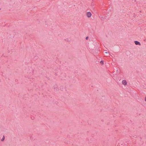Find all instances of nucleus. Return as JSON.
<instances>
[{
  "label": "nucleus",
  "mask_w": 146,
  "mask_h": 146,
  "mask_svg": "<svg viewBox=\"0 0 146 146\" xmlns=\"http://www.w3.org/2000/svg\"><path fill=\"white\" fill-rule=\"evenodd\" d=\"M134 42L136 45H141L140 43L138 41H135Z\"/></svg>",
  "instance_id": "3"
},
{
  "label": "nucleus",
  "mask_w": 146,
  "mask_h": 146,
  "mask_svg": "<svg viewBox=\"0 0 146 146\" xmlns=\"http://www.w3.org/2000/svg\"><path fill=\"white\" fill-rule=\"evenodd\" d=\"M122 84L124 85H126L127 84V82L126 80H122Z\"/></svg>",
  "instance_id": "1"
},
{
  "label": "nucleus",
  "mask_w": 146,
  "mask_h": 146,
  "mask_svg": "<svg viewBox=\"0 0 146 146\" xmlns=\"http://www.w3.org/2000/svg\"><path fill=\"white\" fill-rule=\"evenodd\" d=\"M105 53H107V52H106Z\"/></svg>",
  "instance_id": "10"
},
{
  "label": "nucleus",
  "mask_w": 146,
  "mask_h": 146,
  "mask_svg": "<svg viewBox=\"0 0 146 146\" xmlns=\"http://www.w3.org/2000/svg\"><path fill=\"white\" fill-rule=\"evenodd\" d=\"M100 63L103 64H104V62L102 60L100 62Z\"/></svg>",
  "instance_id": "7"
},
{
  "label": "nucleus",
  "mask_w": 146,
  "mask_h": 146,
  "mask_svg": "<svg viewBox=\"0 0 146 146\" xmlns=\"http://www.w3.org/2000/svg\"><path fill=\"white\" fill-rule=\"evenodd\" d=\"M5 136H4L3 135V137L1 139V141H3L5 139Z\"/></svg>",
  "instance_id": "6"
},
{
  "label": "nucleus",
  "mask_w": 146,
  "mask_h": 146,
  "mask_svg": "<svg viewBox=\"0 0 146 146\" xmlns=\"http://www.w3.org/2000/svg\"><path fill=\"white\" fill-rule=\"evenodd\" d=\"M54 89L56 91H58L59 90V89L58 88L56 87H56L54 86Z\"/></svg>",
  "instance_id": "4"
},
{
  "label": "nucleus",
  "mask_w": 146,
  "mask_h": 146,
  "mask_svg": "<svg viewBox=\"0 0 146 146\" xmlns=\"http://www.w3.org/2000/svg\"><path fill=\"white\" fill-rule=\"evenodd\" d=\"M117 146H122V145L121 144H118Z\"/></svg>",
  "instance_id": "8"
},
{
  "label": "nucleus",
  "mask_w": 146,
  "mask_h": 146,
  "mask_svg": "<svg viewBox=\"0 0 146 146\" xmlns=\"http://www.w3.org/2000/svg\"><path fill=\"white\" fill-rule=\"evenodd\" d=\"M92 15L91 13V12H89L87 13V16L88 17H91Z\"/></svg>",
  "instance_id": "2"
},
{
  "label": "nucleus",
  "mask_w": 146,
  "mask_h": 146,
  "mask_svg": "<svg viewBox=\"0 0 146 146\" xmlns=\"http://www.w3.org/2000/svg\"><path fill=\"white\" fill-rule=\"evenodd\" d=\"M133 137H131L132 138H133V137L137 138V135H134L133 136H132Z\"/></svg>",
  "instance_id": "5"
},
{
  "label": "nucleus",
  "mask_w": 146,
  "mask_h": 146,
  "mask_svg": "<svg viewBox=\"0 0 146 146\" xmlns=\"http://www.w3.org/2000/svg\"><path fill=\"white\" fill-rule=\"evenodd\" d=\"M88 36H87V37H86V40H87V39H88Z\"/></svg>",
  "instance_id": "9"
}]
</instances>
